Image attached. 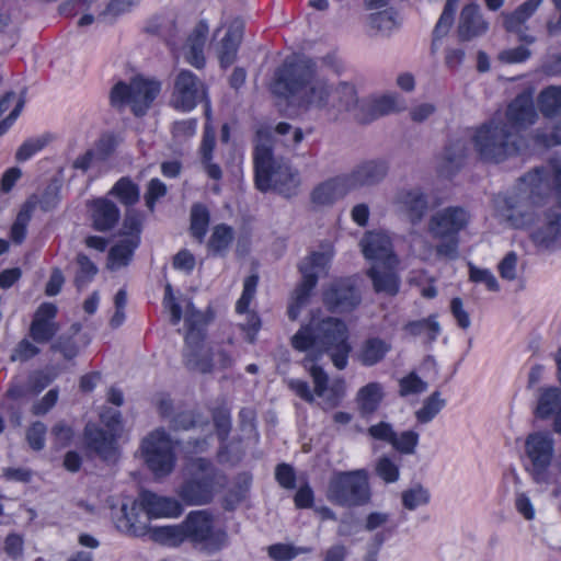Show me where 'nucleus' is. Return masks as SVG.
Wrapping results in <instances>:
<instances>
[{
	"label": "nucleus",
	"instance_id": "nucleus-1",
	"mask_svg": "<svg viewBox=\"0 0 561 561\" xmlns=\"http://www.w3.org/2000/svg\"><path fill=\"white\" fill-rule=\"evenodd\" d=\"M272 92L305 108H317L329 122L356 108L354 84L336 85L318 75L317 64L305 56L286 59L275 71Z\"/></svg>",
	"mask_w": 561,
	"mask_h": 561
},
{
	"label": "nucleus",
	"instance_id": "nucleus-2",
	"mask_svg": "<svg viewBox=\"0 0 561 561\" xmlns=\"http://www.w3.org/2000/svg\"><path fill=\"white\" fill-rule=\"evenodd\" d=\"M347 328L336 318L319 319L312 314L308 324L291 336V346L299 352H308L310 360L329 353L334 366L344 369L347 366L351 345L347 342Z\"/></svg>",
	"mask_w": 561,
	"mask_h": 561
},
{
	"label": "nucleus",
	"instance_id": "nucleus-3",
	"mask_svg": "<svg viewBox=\"0 0 561 561\" xmlns=\"http://www.w3.org/2000/svg\"><path fill=\"white\" fill-rule=\"evenodd\" d=\"M273 141V133L268 127L256 129L253 152L255 185L261 192L272 190L289 198L298 194L299 172L288 161L274 156Z\"/></svg>",
	"mask_w": 561,
	"mask_h": 561
},
{
	"label": "nucleus",
	"instance_id": "nucleus-4",
	"mask_svg": "<svg viewBox=\"0 0 561 561\" xmlns=\"http://www.w3.org/2000/svg\"><path fill=\"white\" fill-rule=\"evenodd\" d=\"M152 540L169 547L188 541L207 552L220 550L227 541L224 531L216 530L213 515L205 510L192 511L178 525L160 526L152 531Z\"/></svg>",
	"mask_w": 561,
	"mask_h": 561
},
{
	"label": "nucleus",
	"instance_id": "nucleus-5",
	"mask_svg": "<svg viewBox=\"0 0 561 561\" xmlns=\"http://www.w3.org/2000/svg\"><path fill=\"white\" fill-rule=\"evenodd\" d=\"M471 142L482 161L499 163L518 152L520 137L501 116H494L473 129Z\"/></svg>",
	"mask_w": 561,
	"mask_h": 561
},
{
	"label": "nucleus",
	"instance_id": "nucleus-6",
	"mask_svg": "<svg viewBox=\"0 0 561 561\" xmlns=\"http://www.w3.org/2000/svg\"><path fill=\"white\" fill-rule=\"evenodd\" d=\"M191 478L179 490V496L188 505L208 504L215 493L225 485V476L205 458L190 463Z\"/></svg>",
	"mask_w": 561,
	"mask_h": 561
},
{
	"label": "nucleus",
	"instance_id": "nucleus-7",
	"mask_svg": "<svg viewBox=\"0 0 561 561\" xmlns=\"http://www.w3.org/2000/svg\"><path fill=\"white\" fill-rule=\"evenodd\" d=\"M327 499L342 507L369 503L371 497L368 473L365 469L334 472L328 483Z\"/></svg>",
	"mask_w": 561,
	"mask_h": 561
},
{
	"label": "nucleus",
	"instance_id": "nucleus-8",
	"mask_svg": "<svg viewBox=\"0 0 561 561\" xmlns=\"http://www.w3.org/2000/svg\"><path fill=\"white\" fill-rule=\"evenodd\" d=\"M333 257V248L331 244L322 247L321 251L311 253L299 265L302 280L295 289L293 301L288 307L287 314L290 320H297L300 310L308 302L312 289L318 283L321 274L327 273V268Z\"/></svg>",
	"mask_w": 561,
	"mask_h": 561
},
{
	"label": "nucleus",
	"instance_id": "nucleus-9",
	"mask_svg": "<svg viewBox=\"0 0 561 561\" xmlns=\"http://www.w3.org/2000/svg\"><path fill=\"white\" fill-rule=\"evenodd\" d=\"M161 84L156 80L135 78L129 84L119 81L111 90V104L116 108L129 105L135 115H144L157 95Z\"/></svg>",
	"mask_w": 561,
	"mask_h": 561
},
{
	"label": "nucleus",
	"instance_id": "nucleus-10",
	"mask_svg": "<svg viewBox=\"0 0 561 561\" xmlns=\"http://www.w3.org/2000/svg\"><path fill=\"white\" fill-rule=\"evenodd\" d=\"M525 451L530 465L527 471L536 483L550 482L549 467L554 455V439L549 433L536 432L527 436Z\"/></svg>",
	"mask_w": 561,
	"mask_h": 561
},
{
	"label": "nucleus",
	"instance_id": "nucleus-11",
	"mask_svg": "<svg viewBox=\"0 0 561 561\" xmlns=\"http://www.w3.org/2000/svg\"><path fill=\"white\" fill-rule=\"evenodd\" d=\"M142 453L146 463L157 477L172 471L175 457L171 440L163 430H156L144 439Z\"/></svg>",
	"mask_w": 561,
	"mask_h": 561
},
{
	"label": "nucleus",
	"instance_id": "nucleus-12",
	"mask_svg": "<svg viewBox=\"0 0 561 561\" xmlns=\"http://www.w3.org/2000/svg\"><path fill=\"white\" fill-rule=\"evenodd\" d=\"M204 101H207V89L204 82L190 70L179 71L174 78L171 105L175 110L190 112Z\"/></svg>",
	"mask_w": 561,
	"mask_h": 561
},
{
	"label": "nucleus",
	"instance_id": "nucleus-13",
	"mask_svg": "<svg viewBox=\"0 0 561 561\" xmlns=\"http://www.w3.org/2000/svg\"><path fill=\"white\" fill-rule=\"evenodd\" d=\"M471 220L470 213L461 206H448L434 213L427 224L431 236L435 239L458 237Z\"/></svg>",
	"mask_w": 561,
	"mask_h": 561
},
{
	"label": "nucleus",
	"instance_id": "nucleus-14",
	"mask_svg": "<svg viewBox=\"0 0 561 561\" xmlns=\"http://www.w3.org/2000/svg\"><path fill=\"white\" fill-rule=\"evenodd\" d=\"M522 184L531 196H543L554 191L561 199V160H550L522 178Z\"/></svg>",
	"mask_w": 561,
	"mask_h": 561
},
{
	"label": "nucleus",
	"instance_id": "nucleus-15",
	"mask_svg": "<svg viewBox=\"0 0 561 561\" xmlns=\"http://www.w3.org/2000/svg\"><path fill=\"white\" fill-rule=\"evenodd\" d=\"M541 3L542 0H527L512 12H502L501 19L504 30L515 35L520 43L526 45L534 44L537 37L531 33L528 21Z\"/></svg>",
	"mask_w": 561,
	"mask_h": 561
},
{
	"label": "nucleus",
	"instance_id": "nucleus-16",
	"mask_svg": "<svg viewBox=\"0 0 561 561\" xmlns=\"http://www.w3.org/2000/svg\"><path fill=\"white\" fill-rule=\"evenodd\" d=\"M205 334L187 332L183 363L188 370L209 374L214 370L213 350L204 343Z\"/></svg>",
	"mask_w": 561,
	"mask_h": 561
},
{
	"label": "nucleus",
	"instance_id": "nucleus-17",
	"mask_svg": "<svg viewBox=\"0 0 561 561\" xmlns=\"http://www.w3.org/2000/svg\"><path fill=\"white\" fill-rule=\"evenodd\" d=\"M389 167L383 160H365L343 175L350 191H354L380 184L386 179Z\"/></svg>",
	"mask_w": 561,
	"mask_h": 561
},
{
	"label": "nucleus",
	"instance_id": "nucleus-18",
	"mask_svg": "<svg viewBox=\"0 0 561 561\" xmlns=\"http://www.w3.org/2000/svg\"><path fill=\"white\" fill-rule=\"evenodd\" d=\"M393 204L413 225L419 224L428 209L427 195L417 186L399 190L393 197Z\"/></svg>",
	"mask_w": 561,
	"mask_h": 561
},
{
	"label": "nucleus",
	"instance_id": "nucleus-19",
	"mask_svg": "<svg viewBox=\"0 0 561 561\" xmlns=\"http://www.w3.org/2000/svg\"><path fill=\"white\" fill-rule=\"evenodd\" d=\"M399 110V98L392 94L370 96L359 103L357 99L356 108L350 111L359 123H368L380 116Z\"/></svg>",
	"mask_w": 561,
	"mask_h": 561
},
{
	"label": "nucleus",
	"instance_id": "nucleus-20",
	"mask_svg": "<svg viewBox=\"0 0 561 561\" xmlns=\"http://www.w3.org/2000/svg\"><path fill=\"white\" fill-rule=\"evenodd\" d=\"M364 256L379 264L398 263L390 237L382 231H368L360 240Z\"/></svg>",
	"mask_w": 561,
	"mask_h": 561
},
{
	"label": "nucleus",
	"instance_id": "nucleus-21",
	"mask_svg": "<svg viewBox=\"0 0 561 561\" xmlns=\"http://www.w3.org/2000/svg\"><path fill=\"white\" fill-rule=\"evenodd\" d=\"M85 447L95 453L100 458L106 461L115 460L117 457V436L104 431L94 423H88L84 427Z\"/></svg>",
	"mask_w": 561,
	"mask_h": 561
},
{
	"label": "nucleus",
	"instance_id": "nucleus-22",
	"mask_svg": "<svg viewBox=\"0 0 561 561\" xmlns=\"http://www.w3.org/2000/svg\"><path fill=\"white\" fill-rule=\"evenodd\" d=\"M558 199L559 204L546 210L531 231V239L538 245L550 248L561 237V199Z\"/></svg>",
	"mask_w": 561,
	"mask_h": 561
},
{
	"label": "nucleus",
	"instance_id": "nucleus-23",
	"mask_svg": "<svg viewBox=\"0 0 561 561\" xmlns=\"http://www.w3.org/2000/svg\"><path fill=\"white\" fill-rule=\"evenodd\" d=\"M323 301L333 312H347L359 305L360 296L348 280H340L324 293Z\"/></svg>",
	"mask_w": 561,
	"mask_h": 561
},
{
	"label": "nucleus",
	"instance_id": "nucleus-24",
	"mask_svg": "<svg viewBox=\"0 0 561 561\" xmlns=\"http://www.w3.org/2000/svg\"><path fill=\"white\" fill-rule=\"evenodd\" d=\"M501 117L518 134L520 129L533 125L537 119V112L531 96L527 93L517 95Z\"/></svg>",
	"mask_w": 561,
	"mask_h": 561
},
{
	"label": "nucleus",
	"instance_id": "nucleus-25",
	"mask_svg": "<svg viewBox=\"0 0 561 561\" xmlns=\"http://www.w3.org/2000/svg\"><path fill=\"white\" fill-rule=\"evenodd\" d=\"M56 313L57 308L50 302H44L37 308L30 327V335L35 342L46 343L58 332L59 327L54 321Z\"/></svg>",
	"mask_w": 561,
	"mask_h": 561
},
{
	"label": "nucleus",
	"instance_id": "nucleus-26",
	"mask_svg": "<svg viewBox=\"0 0 561 561\" xmlns=\"http://www.w3.org/2000/svg\"><path fill=\"white\" fill-rule=\"evenodd\" d=\"M489 30V23L484 20L480 7L476 3L462 8L457 27L461 41H471L484 35Z\"/></svg>",
	"mask_w": 561,
	"mask_h": 561
},
{
	"label": "nucleus",
	"instance_id": "nucleus-27",
	"mask_svg": "<svg viewBox=\"0 0 561 561\" xmlns=\"http://www.w3.org/2000/svg\"><path fill=\"white\" fill-rule=\"evenodd\" d=\"M139 502L150 519L178 517L183 512L182 505L175 499L161 496L150 491L141 492Z\"/></svg>",
	"mask_w": 561,
	"mask_h": 561
},
{
	"label": "nucleus",
	"instance_id": "nucleus-28",
	"mask_svg": "<svg viewBox=\"0 0 561 561\" xmlns=\"http://www.w3.org/2000/svg\"><path fill=\"white\" fill-rule=\"evenodd\" d=\"M309 373L314 385V396L322 398L327 408L336 407L344 396V381L339 379L329 386L327 373L317 365H311Z\"/></svg>",
	"mask_w": 561,
	"mask_h": 561
},
{
	"label": "nucleus",
	"instance_id": "nucleus-29",
	"mask_svg": "<svg viewBox=\"0 0 561 561\" xmlns=\"http://www.w3.org/2000/svg\"><path fill=\"white\" fill-rule=\"evenodd\" d=\"M348 192L344 175H339L319 183L312 190L310 199L316 206H331Z\"/></svg>",
	"mask_w": 561,
	"mask_h": 561
},
{
	"label": "nucleus",
	"instance_id": "nucleus-30",
	"mask_svg": "<svg viewBox=\"0 0 561 561\" xmlns=\"http://www.w3.org/2000/svg\"><path fill=\"white\" fill-rule=\"evenodd\" d=\"M536 415L540 419L554 415L553 431L561 434V388L546 387L539 389Z\"/></svg>",
	"mask_w": 561,
	"mask_h": 561
},
{
	"label": "nucleus",
	"instance_id": "nucleus-31",
	"mask_svg": "<svg viewBox=\"0 0 561 561\" xmlns=\"http://www.w3.org/2000/svg\"><path fill=\"white\" fill-rule=\"evenodd\" d=\"M398 263L379 264L375 263L368 271L374 289L376 293H382L389 296H394L399 291V277L396 274V266Z\"/></svg>",
	"mask_w": 561,
	"mask_h": 561
},
{
	"label": "nucleus",
	"instance_id": "nucleus-32",
	"mask_svg": "<svg viewBox=\"0 0 561 561\" xmlns=\"http://www.w3.org/2000/svg\"><path fill=\"white\" fill-rule=\"evenodd\" d=\"M90 209L93 228L98 231L111 230L121 217L117 206L106 198L93 201Z\"/></svg>",
	"mask_w": 561,
	"mask_h": 561
},
{
	"label": "nucleus",
	"instance_id": "nucleus-33",
	"mask_svg": "<svg viewBox=\"0 0 561 561\" xmlns=\"http://www.w3.org/2000/svg\"><path fill=\"white\" fill-rule=\"evenodd\" d=\"M208 34V25L199 22L190 34L185 44V59L192 66L201 69L205 65L204 45Z\"/></svg>",
	"mask_w": 561,
	"mask_h": 561
},
{
	"label": "nucleus",
	"instance_id": "nucleus-34",
	"mask_svg": "<svg viewBox=\"0 0 561 561\" xmlns=\"http://www.w3.org/2000/svg\"><path fill=\"white\" fill-rule=\"evenodd\" d=\"M537 107L557 128L561 119V85H548L537 96Z\"/></svg>",
	"mask_w": 561,
	"mask_h": 561
},
{
	"label": "nucleus",
	"instance_id": "nucleus-35",
	"mask_svg": "<svg viewBox=\"0 0 561 561\" xmlns=\"http://www.w3.org/2000/svg\"><path fill=\"white\" fill-rule=\"evenodd\" d=\"M383 398V388L379 382H369L362 387L356 394V403L362 415L377 411Z\"/></svg>",
	"mask_w": 561,
	"mask_h": 561
},
{
	"label": "nucleus",
	"instance_id": "nucleus-36",
	"mask_svg": "<svg viewBox=\"0 0 561 561\" xmlns=\"http://www.w3.org/2000/svg\"><path fill=\"white\" fill-rule=\"evenodd\" d=\"M391 345L380 337H369L363 342L358 351V360L364 366H374L381 362Z\"/></svg>",
	"mask_w": 561,
	"mask_h": 561
},
{
	"label": "nucleus",
	"instance_id": "nucleus-37",
	"mask_svg": "<svg viewBox=\"0 0 561 561\" xmlns=\"http://www.w3.org/2000/svg\"><path fill=\"white\" fill-rule=\"evenodd\" d=\"M403 331L411 336H423L426 343H432L439 335L440 325L437 316L432 314L425 319L408 322Z\"/></svg>",
	"mask_w": 561,
	"mask_h": 561
},
{
	"label": "nucleus",
	"instance_id": "nucleus-38",
	"mask_svg": "<svg viewBox=\"0 0 561 561\" xmlns=\"http://www.w3.org/2000/svg\"><path fill=\"white\" fill-rule=\"evenodd\" d=\"M139 240L135 237L125 238L111 248L108 252L107 267L110 270H118L128 265L131 260L134 250L138 247Z\"/></svg>",
	"mask_w": 561,
	"mask_h": 561
},
{
	"label": "nucleus",
	"instance_id": "nucleus-39",
	"mask_svg": "<svg viewBox=\"0 0 561 561\" xmlns=\"http://www.w3.org/2000/svg\"><path fill=\"white\" fill-rule=\"evenodd\" d=\"M150 518L146 515L140 516L133 511L125 513L124 518L119 520V527L123 531L130 536L142 537L149 536L152 540V531L157 527H149Z\"/></svg>",
	"mask_w": 561,
	"mask_h": 561
},
{
	"label": "nucleus",
	"instance_id": "nucleus-40",
	"mask_svg": "<svg viewBox=\"0 0 561 561\" xmlns=\"http://www.w3.org/2000/svg\"><path fill=\"white\" fill-rule=\"evenodd\" d=\"M234 239V231L232 227L220 224L214 227L210 238L208 240V250L214 255H226L230 244Z\"/></svg>",
	"mask_w": 561,
	"mask_h": 561
},
{
	"label": "nucleus",
	"instance_id": "nucleus-41",
	"mask_svg": "<svg viewBox=\"0 0 561 561\" xmlns=\"http://www.w3.org/2000/svg\"><path fill=\"white\" fill-rule=\"evenodd\" d=\"M467 154L466 145L462 140L451 142L444 151L439 170L445 175L453 174L461 165Z\"/></svg>",
	"mask_w": 561,
	"mask_h": 561
},
{
	"label": "nucleus",
	"instance_id": "nucleus-42",
	"mask_svg": "<svg viewBox=\"0 0 561 561\" xmlns=\"http://www.w3.org/2000/svg\"><path fill=\"white\" fill-rule=\"evenodd\" d=\"M459 0H447L443 13L440 14L434 31L431 49L435 54L439 48V42L447 35L454 22V14Z\"/></svg>",
	"mask_w": 561,
	"mask_h": 561
},
{
	"label": "nucleus",
	"instance_id": "nucleus-43",
	"mask_svg": "<svg viewBox=\"0 0 561 561\" xmlns=\"http://www.w3.org/2000/svg\"><path fill=\"white\" fill-rule=\"evenodd\" d=\"M241 42V31L229 28L221 41L218 57L222 67H229L236 59L239 44Z\"/></svg>",
	"mask_w": 561,
	"mask_h": 561
},
{
	"label": "nucleus",
	"instance_id": "nucleus-44",
	"mask_svg": "<svg viewBox=\"0 0 561 561\" xmlns=\"http://www.w3.org/2000/svg\"><path fill=\"white\" fill-rule=\"evenodd\" d=\"M110 194L115 196L123 205L133 206L138 203L140 191L129 178H121L111 188Z\"/></svg>",
	"mask_w": 561,
	"mask_h": 561
},
{
	"label": "nucleus",
	"instance_id": "nucleus-45",
	"mask_svg": "<svg viewBox=\"0 0 561 561\" xmlns=\"http://www.w3.org/2000/svg\"><path fill=\"white\" fill-rule=\"evenodd\" d=\"M368 23L373 30L381 35H389L399 24L397 14L391 9L371 13Z\"/></svg>",
	"mask_w": 561,
	"mask_h": 561
},
{
	"label": "nucleus",
	"instance_id": "nucleus-46",
	"mask_svg": "<svg viewBox=\"0 0 561 561\" xmlns=\"http://www.w3.org/2000/svg\"><path fill=\"white\" fill-rule=\"evenodd\" d=\"M311 552V547H296L291 543H274L267 548V554L273 561H291L299 554Z\"/></svg>",
	"mask_w": 561,
	"mask_h": 561
},
{
	"label": "nucleus",
	"instance_id": "nucleus-47",
	"mask_svg": "<svg viewBox=\"0 0 561 561\" xmlns=\"http://www.w3.org/2000/svg\"><path fill=\"white\" fill-rule=\"evenodd\" d=\"M209 225V211L202 204L193 205L191 209V233L203 242Z\"/></svg>",
	"mask_w": 561,
	"mask_h": 561
},
{
	"label": "nucleus",
	"instance_id": "nucleus-48",
	"mask_svg": "<svg viewBox=\"0 0 561 561\" xmlns=\"http://www.w3.org/2000/svg\"><path fill=\"white\" fill-rule=\"evenodd\" d=\"M446 401L440 398L439 391H434L423 403V407L415 412L420 423L431 422L445 407Z\"/></svg>",
	"mask_w": 561,
	"mask_h": 561
},
{
	"label": "nucleus",
	"instance_id": "nucleus-49",
	"mask_svg": "<svg viewBox=\"0 0 561 561\" xmlns=\"http://www.w3.org/2000/svg\"><path fill=\"white\" fill-rule=\"evenodd\" d=\"M77 264L79 268L75 277V284L78 289H81L93 279L98 273V267L85 254L82 253L77 255Z\"/></svg>",
	"mask_w": 561,
	"mask_h": 561
},
{
	"label": "nucleus",
	"instance_id": "nucleus-50",
	"mask_svg": "<svg viewBox=\"0 0 561 561\" xmlns=\"http://www.w3.org/2000/svg\"><path fill=\"white\" fill-rule=\"evenodd\" d=\"M375 471L386 483H393L400 477L399 462L388 456H381L377 459Z\"/></svg>",
	"mask_w": 561,
	"mask_h": 561
},
{
	"label": "nucleus",
	"instance_id": "nucleus-51",
	"mask_svg": "<svg viewBox=\"0 0 561 561\" xmlns=\"http://www.w3.org/2000/svg\"><path fill=\"white\" fill-rule=\"evenodd\" d=\"M402 504L404 508L414 511L421 505H425L430 501V493L422 485H415L402 492Z\"/></svg>",
	"mask_w": 561,
	"mask_h": 561
},
{
	"label": "nucleus",
	"instance_id": "nucleus-52",
	"mask_svg": "<svg viewBox=\"0 0 561 561\" xmlns=\"http://www.w3.org/2000/svg\"><path fill=\"white\" fill-rule=\"evenodd\" d=\"M184 320L188 328L187 332H198L204 334L203 328L206 324L204 314L198 311L190 299L184 300Z\"/></svg>",
	"mask_w": 561,
	"mask_h": 561
},
{
	"label": "nucleus",
	"instance_id": "nucleus-53",
	"mask_svg": "<svg viewBox=\"0 0 561 561\" xmlns=\"http://www.w3.org/2000/svg\"><path fill=\"white\" fill-rule=\"evenodd\" d=\"M275 133L284 137L283 142L288 148H296L304 140L302 129L285 122L276 125Z\"/></svg>",
	"mask_w": 561,
	"mask_h": 561
},
{
	"label": "nucleus",
	"instance_id": "nucleus-54",
	"mask_svg": "<svg viewBox=\"0 0 561 561\" xmlns=\"http://www.w3.org/2000/svg\"><path fill=\"white\" fill-rule=\"evenodd\" d=\"M419 443V434L413 431L402 432L399 436L394 433L391 445L401 454H414Z\"/></svg>",
	"mask_w": 561,
	"mask_h": 561
},
{
	"label": "nucleus",
	"instance_id": "nucleus-55",
	"mask_svg": "<svg viewBox=\"0 0 561 561\" xmlns=\"http://www.w3.org/2000/svg\"><path fill=\"white\" fill-rule=\"evenodd\" d=\"M531 57V50L525 45L506 48L499 53L497 60L504 65L525 62Z\"/></svg>",
	"mask_w": 561,
	"mask_h": 561
},
{
	"label": "nucleus",
	"instance_id": "nucleus-56",
	"mask_svg": "<svg viewBox=\"0 0 561 561\" xmlns=\"http://www.w3.org/2000/svg\"><path fill=\"white\" fill-rule=\"evenodd\" d=\"M257 283H259V277L256 275L248 276L244 279L242 295L236 305L237 312L244 313L248 311L249 306H250L252 299L254 298Z\"/></svg>",
	"mask_w": 561,
	"mask_h": 561
},
{
	"label": "nucleus",
	"instance_id": "nucleus-57",
	"mask_svg": "<svg viewBox=\"0 0 561 561\" xmlns=\"http://www.w3.org/2000/svg\"><path fill=\"white\" fill-rule=\"evenodd\" d=\"M257 283H259V277L256 275L248 276L244 279L242 295L236 305L237 312L244 313L248 311L249 306H250L252 299L254 298Z\"/></svg>",
	"mask_w": 561,
	"mask_h": 561
},
{
	"label": "nucleus",
	"instance_id": "nucleus-58",
	"mask_svg": "<svg viewBox=\"0 0 561 561\" xmlns=\"http://www.w3.org/2000/svg\"><path fill=\"white\" fill-rule=\"evenodd\" d=\"M401 397L419 394L427 389V383L423 381L415 373H410L399 381Z\"/></svg>",
	"mask_w": 561,
	"mask_h": 561
},
{
	"label": "nucleus",
	"instance_id": "nucleus-59",
	"mask_svg": "<svg viewBox=\"0 0 561 561\" xmlns=\"http://www.w3.org/2000/svg\"><path fill=\"white\" fill-rule=\"evenodd\" d=\"M47 427L41 422L36 421L31 424L26 431V440L33 450H42L45 447V436Z\"/></svg>",
	"mask_w": 561,
	"mask_h": 561
},
{
	"label": "nucleus",
	"instance_id": "nucleus-60",
	"mask_svg": "<svg viewBox=\"0 0 561 561\" xmlns=\"http://www.w3.org/2000/svg\"><path fill=\"white\" fill-rule=\"evenodd\" d=\"M469 278L473 283H482L489 290H499V284L490 270L479 268L473 264H469Z\"/></svg>",
	"mask_w": 561,
	"mask_h": 561
},
{
	"label": "nucleus",
	"instance_id": "nucleus-61",
	"mask_svg": "<svg viewBox=\"0 0 561 561\" xmlns=\"http://www.w3.org/2000/svg\"><path fill=\"white\" fill-rule=\"evenodd\" d=\"M117 138L112 134H105L95 142L94 152L98 156V161L107 160L115 151L117 147Z\"/></svg>",
	"mask_w": 561,
	"mask_h": 561
},
{
	"label": "nucleus",
	"instance_id": "nucleus-62",
	"mask_svg": "<svg viewBox=\"0 0 561 561\" xmlns=\"http://www.w3.org/2000/svg\"><path fill=\"white\" fill-rule=\"evenodd\" d=\"M54 445L58 448L68 446L73 437V430L65 421H58L50 431Z\"/></svg>",
	"mask_w": 561,
	"mask_h": 561
},
{
	"label": "nucleus",
	"instance_id": "nucleus-63",
	"mask_svg": "<svg viewBox=\"0 0 561 561\" xmlns=\"http://www.w3.org/2000/svg\"><path fill=\"white\" fill-rule=\"evenodd\" d=\"M59 391L57 388L50 389L42 399L35 401L31 412L35 416L47 414L57 403Z\"/></svg>",
	"mask_w": 561,
	"mask_h": 561
},
{
	"label": "nucleus",
	"instance_id": "nucleus-64",
	"mask_svg": "<svg viewBox=\"0 0 561 561\" xmlns=\"http://www.w3.org/2000/svg\"><path fill=\"white\" fill-rule=\"evenodd\" d=\"M39 353V348L27 339L21 340L13 348L10 359L11 362H26Z\"/></svg>",
	"mask_w": 561,
	"mask_h": 561
}]
</instances>
